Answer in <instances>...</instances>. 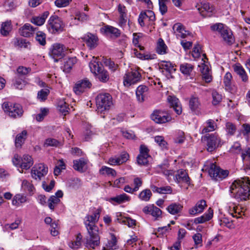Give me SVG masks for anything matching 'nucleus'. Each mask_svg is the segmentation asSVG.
<instances>
[{"instance_id":"1","label":"nucleus","mask_w":250,"mask_h":250,"mask_svg":"<svg viewBox=\"0 0 250 250\" xmlns=\"http://www.w3.org/2000/svg\"><path fill=\"white\" fill-rule=\"evenodd\" d=\"M100 211L97 210L91 215H87L85 218L84 225L87 229L89 238L86 239L85 246L88 249H95L100 243L99 230L95 223L98 221Z\"/></svg>"},{"instance_id":"2","label":"nucleus","mask_w":250,"mask_h":250,"mask_svg":"<svg viewBox=\"0 0 250 250\" xmlns=\"http://www.w3.org/2000/svg\"><path fill=\"white\" fill-rule=\"evenodd\" d=\"M230 191L238 201L246 200L250 196V180L247 177L237 179L230 186Z\"/></svg>"},{"instance_id":"3","label":"nucleus","mask_w":250,"mask_h":250,"mask_svg":"<svg viewBox=\"0 0 250 250\" xmlns=\"http://www.w3.org/2000/svg\"><path fill=\"white\" fill-rule=\"evenodd\" d=\"M210 28L212 31H218L223 41L227 44L230 45L234 42L235 40L232 31L223 24L221 23L214 24L210 26Z\"/></svg>"},{"instance_id":"4","label":"nucleus","mask_w":250,"mask_h":250,"mask_svg":"<svg viewBox=\"0 0 250 250\" xmlns=\"http://www.w3.org/2000/svg\"><path fill=\"white\" fill-rule=\"evenodd\" d=\"M89 66L91 72L95 75L100 82L106 83L109 80L108 72L104 68L101 63L94 61L89 63Z\"/></svg>"},{"instance_id":"5","label":"nucleus","mask_w":250,"mask_h":250,"mask_svg":"<svg viewBox=\"0 0 250 250\" xmlns=\"http://www.w3.org/2000/svg\"><path fill=\"white\" fill-rule=\"evenodd\" d=\"M96 104L99 112L108 110L113 105L112 97L108 93H101L96 98Z\"/></svg>"},{"instance_id":"6","label":"nucleus","mask_w":250,"mask_h":250,"mask_svg":"<svg viewBox=\"0 0 250 250\" xmlns=\"http://www.w3.org/2000/svg\"><path fill=\"white\" fill-rule=\"evenodd\" d=\"M64 24L62 20L58 16L52 15L48 21L47 28L52 34L59 33L63 30Z\"/></svg>"},{"instance_id":"7","label":"nucleus","mask_w":250,"mask_h":250,"mask_svg":"<svg viewBox=\"0 0 250 250\" xmlns=\"http://www.w3.org/2000/svg\"><path fill=\"white\" fill-rule=\"evenodd\" d=\"M2 108L5 112L13 118L21 117L23 112L22 106L19 104L5 102L2 104Z\"/></svg>"},{"instance_id":"8","label":"nucleus","mask_w":250,"mask_h":250,"mask_svg":"<svg viewBox=\"0 0 250 250\" xmlns=\"http://www.w3.org/2000/svg\"><path fill=\"white\" fill-rule=\"evenodd\" d=\"M68 50L63 44L56 43L50 47L49 54L55 62H58L65 55Z\"/></svg>"},{"instance_id":"9","label":"nucleus","mask_w":250,"mask_h":250,"mask_svg":"<svg viewBox=\"0 0 250 250\" xmlns=\"http://www.w3.org/2000/svg\"><path fill=\"white\" fill-rule=\"evenodd\" d=\"M204 138L207 141V149L208 152L213 151L222 145L221 139L216 133L207 134Z\"/></svg>"},{"instance_id":"10","label":"nucleus","mask_w":250,"mask_h":250,"mask_svg":"<svg viewBox=\"0 0 250 250\" xmlns=\"http://www.w3.org/2000/svg\"><path fill=\"white\" fill-rule=\"evenodd\" d=\"M210 176L216 181H220L226 178L229 175L227 170H223L214 164H211L208 169Z\"/></svg>"},{"instance_id":"11","label":"nucleus","mask_w":250,"mask_h":250,"mask_svg":"<svg viewBox=\"0 0 250 250\" xmlns=\"http://www.w3.org/2000/svg\"><path fill=\"white\" fill-rule=\"evenodd\" d=\"M48 172V167L43 164L35 165L32 169L31 175L33 178L40 181L42 177L46 175Z\"/></svg>"},{"instance_id":"12","label":"nucleus","mask_w":250,"mask_h":250,"mask_svg":"<svg viewBox=\"0 0 250 250\" xmlns=\"http://www.w3.org/2000/svg\"><path fill=\"white\" fill-rule=\"evenodd\" d=\"M149 149L145 145H141L140 147V154L137 158L138 164L139 165L147 166L149 159L151 156L149 155Z\"/></svg>"},{"instance_id":"13","label":"nucleus","mask_w":250,"mask_h":250,"mask_svg":"<svg viewBox=\"0 0 250 250\" xmlns=\"http://www.w3.org/2000/svg\"><path fill=\"white\" fill-rule=\"evenodd\" d=\"M141 74L137 70H133L126 73L124 77V84H134L140 81Z\"/></svg>"},{"instance_id":"14","label":"nucleus","mask_w":250,"mask_h":250,"mask_svg":"<svg viewBox=\"0 0 250 250\" xmlns=\"http://www.w3.org/2000/svg\"><path fill=\"white\" fill-rule=\"evenodd\" d=\"M151 119L158 124H163L171 119L170 116L167 113L160 110H155L151 115Z\"/></svg>"},{"instance_id":"15","label":"nucleus","mask_w":250,"mask_h":250,"mask_svg":"<svg viewBox=\"0 0 250 250\" xmlns=\"http://www.w3.org/2000/svg\"><path fill=\"white\" fill-rule=\"evenodd\" d=\"M91 86V83L87 79H84L79 81L75 84L73 91L77 95H80L83 93L87 88H90Z\"/></svg>"},{"instance_id":"16","label":"nucleus","mask_w":250,"mask_h":250,"mask_svg":"<svg viewBox=\"0 0 250 250\" xmlns=\"http://www.w3.org/2000/svg\"><path fill=\"white\" fill-rule=\"evenodd\" d=\"M143 211L146 214L152 215L155 219H158L162 217V210L153 204H150L145 207L143 209Z\"/></svg>"},{"instance_id":"17","label":"nucleus","mask_w":250,"mask_h":250,"mask_svg":"<svg viewBox=\"0 0 250 250\" xmlns=\"http://www.w3.org/2000/svg\"><path fill=\"white\" fill-rule=\"evenodd\" d=\"M63 196V192L62 190H58L54 195H52L48 199L47 201V205L49 208L53 210L61 202L60 198Z\"/></svg>"},{"instance_id":"18","label":"nucleus","mask_w":250,"mask_h":250,"mask_svg":"<svg viewBox=\"0 0 250 250\" xmlns=\"http://www.w3.org/2000/svg\"><path fill=\"white\" fill-rule=\"evenodd\" d=\"M83 40L90 49H94L98 45V38L96 35L87 33L84 36Z\"/></svg>"},{"instance_id":"19","label":"nucleus","mask_w":250,"mask_h":250,"mask_svg":"<svg viewBox=\"0 0 250 250\" xmlns=\"http://www.w3.org/2000/svg\"><path fill=\"white\" fill-rule=\"evenodd\" d=\"M174 179L178 183H186L188 186L190 185V178L186 170L181 169L178 170Z\"/></svg>"},{"instance_id":"20","label":"nucleus","mask_w":250,"mask_h":250,"mask_svg":"<svg viewBox=\"0 0 250 250\" xmlns=\"http://www.w3.org/2000/svg\"><path fill=\"white\" fill-rule=\"evenodd\" d=\"M148 87L145 85H140L136 89V96L139 103H143L147 97Z\"/></svg>"},{"instance_id":"21","label":"nucleus","mask_w":250,"mask_h":250,"mask_svg":"<svg viewBox=\"0 0 250 250\" xmlns=\"http://www.w3.org/2000/svg\"><path fill=\"white\" fill-rule=\"evenodd\" d=\"M173 29L177 38H185L189 35L188 31L185 30L184 26L180 23L175 24L173 26Z\"/></svg>"},{"instance_id":"22","label":"nucleus","mask_w":250,"mask_h":250,"mask_svg":"<svg viewBox=\"0 0 250 250\" xmlns=\"http://www.w3.org/2000/svg\"><path fill=\"white\" fill-rule=\"evenodd\" d=\"M167 100L170 105L173 107L175 112L180 115L182 113V107L180 101L175 96L169 95Z\"/></svg>"},{"instance_id":"23","label":"nucleus","mask_w":250,"mask_h":250,"mask_svg":"<svg viewBox=\"0 0 250 250\" xmlns=\"http://www.w3.org/2000/svg\"><path fill=\"white\" fill-rule=\"evenodd\" d=\"M129 155L124 152L119 157H111L109 159L108 163L112 166L120 165L125 162L128 159Z\"/></svg>"},{"instance_id":"24","label":"nucleus","mask_w":250,"mask_h":250,"mask_svg":"<svg viewBox=\"0 0 250 250\" xmlns=\"http://www.w3.org/2000/svg\"><path fill=\"white\" fill-rule=\"evenodd\" d=\"M160 68L164 69L168 73L167 74V77L168 78H172L173 77L171 75V73L174 72L176 71L175 65L170 62L167 61H162L160 64Z\"/></svg>"},{"instance_id":"25","label":"nucleus","mask_w":250,"mask_h":250,"mask_svg":"<svg viewBox=\"0 0 250 250\" xmlns=\"http://www.w3.org/2000/svg\"><path fill=\"white\" fill-rule=\"evenodd\" d=\"M207 206L206 202L204 200L198 201L195 206L189 209V213L192 215H195L203 211Z\"/></svg>"},{"instance_id":"26","label":"nucleus","mask_w":250,"mask_h":250,"mask_svg":"<svg viewBox=\"0 0 250 250\" xmlns=\"http://www.w3.org/2000/svg\"><path fill=\"white\" fill-rule=\"evenodd\" d=\"M233 70L234 72L240 77L241 80L244 83L248 82V76L244 68L239 64H236L233 65Z\"/></svg>"},{"instance_id":"27","label":"nucleus","mask_w":250,"mask_h":250,"mask_svg":"<svg viewBox=\"0 0 250 250\" xmlns=\"http://www.w3.org/2000/svg\"><path fill=\"white\" fill-rule=\"evenodd\" d=\"M101 31L106 34H110L111 36L115 38L119 37L121 35V31L119 29L113 26L106 25L101 28Z\"/></svg>"},{"instance_id":"28","label":"nucleus","mask_w":250,"mask_h":250,"mask_svg":"<svg viewBox=\"0 0 250 250\" xmlns=\"http://www.w3.org/2000/svg\"><path fill=\"white\" fill-rule=\"evenodd\" d=\"M35 29L30 24L25 23L19 29V33L22 36L29 37L34 34Z\"/></svg>"},{"instance_id":"29","label":"nucleus","mask_w":250,"mask_h":250,"mask_svg":"<svg viewBox=\"0 0 250 250\" xmlns=\"http://www.w3.org/2000/svg\"><path fill=\"white\" fill-rule=\"evenodd\" d=\"M213 210L209 208L207 212L202 216L196 218L194 219V223L196 224L204 223L210 220L213 217Z\"/></svg>"},{"instance_id":"30","label":"nucleus","mask_w":250,"mask_h":250,"mask_svg":"<svg viewBox=\"0 0 250 250\" xmlns=\"http://www.w3.org/2000/svg\"><path fill=\"white\" fill-rule=\"evenodd\" d=\"M76 57L69 58L64 60L63 65L62 66L63 71L65 73L70 72L74 65L77 62Z\"/></svg>"},{"instance_id":"31","label":"nucleus","mask_w":250,"mask_h":250,"mask_svg":"<svg viewBox=\"0 0 250 250\" xmlns=\"http://www.w3.org/2000/svg\"><path fill=\"white\" fill-rule=\"evenodd\" d=\"M130 200L129 196L127 195L125 193L117 195L115 197L110 198L108 201L111 203L114 204H121L126 201H129Z\"/></svg>"},{"instance_id":"32","label":"nucleus","mask_w":250,"mask_h":250,"mask_svg":"<svg viewBox=\"0 0 250 250\" xmlns=\"http://www.w3.org/2000/svg\"><path fill=\"white\" fill-rule=\"evenodd\" d=\"M205 62V61H204ZM201 71L203 75V78L207 83H209L212 80V76L211 75V71L208 66L203 63L201 66Z\"/></svg>"},{"instance_id":"33","label":"nucleus","mask_w":250,"mask_h":250,"mask_svg":"<svg viewBox=\"0 0 250 250\" xmlns=\"http://www.w3.org/2000/svg\"><path fill=\"white\" fill-rule=\"evenodd\" d=\"M27 132L25 130H23L21 133L17 135L15 144L17 148H21L27 138Z\"/></svg>"},{"instance_id":"34","label":"nucleus","mask_w":250,"mask_h":250,"mask_svg":"<svg viewBox=\"0 0 250 250\" xmlns=\"http://www.w3.org/2000/svg\"><path fill=\"white\" fill-rule=\"evenodd\" d=\"M49 14L48 11H45L41 16L33 17L31 20V21L36 25L41 26L45 22V20L48 16Z\"/></svg>"},{"instance_id":"35","label":"nucleus","mask_w":250,"mask_h":250,"mask_svg":"<svg viewBox=\"0 0 250 250\" xmlns=\"http://www.w3.org/2000/svg\"><path fill=\"white\" fill-rule=\"evenodd\" d=\"M33 165V160L31 156L29 155H24L21 158V167L23 169H27Z\"/></svg>"},{"instance_id":"36","label":"nucleus","mask_w":250,"mask_h":250,"mask_svg":"<svg viewBox=\"0 0 250 250\" xmlns=\"http://www.w3.org/2000/svg\"><path fill=\"white\" fill-rule=\"evenodd\" d=\"M189 108L192 112L197 113L199 111L200 106V103L197 97H192L189 101Z\"/></svg>"},{"instance_id":"37","label":"nucleus","mask_w":250,"mask_h":250,"mask_svg":"<svg viewBox=\"0 0 250 250\" xmlns=\"http://www.w3.org/2000/svg\"><path fill=\"white\" fill-rule=\"evenodd\" d=\"M12 26L10 21L3 22L1 24L0 32L4 36H7L11 31Z\"/></svg>"},{"instance_id":"38","label":"nucleus","mask_w":250,"mask_h":250,"mask_svg":"<svg viewBox=\"0 0 250 250\" xmlns=\"http://www.w3.org/2000/svg\"><path fill=\"white\" fill-rule=\"evenodd\" d=\"M183 208V206L179 203H172L167 208L169 213L174 215L180 212Z\"/></svg>"},{"instance_id":"39","label":"nucleus","mask_w":250,"mask_h":250,"mask_svg":"<svg viewBox=\"0 0 250 250\" xmlns=\"http://www.w3.org/2000/svg\"><path fill=\"white\" fill-rule=\"evenodd\" d=\"M207 125L202 130V134H205L209 132L213 131L216 129L217 125L214 121L211 119L208 120L206 122Z\"/></svg>"},{"instance_id":"40","label":"nucleus","mask_w":250,"mask_h":250,"mask_svg":"<svg viewBox=\"0 0 250 250\" xmlns=\"http://www.w3.org/2000/svg\"><path fill=\"white\" fill-rule=\"evenodd\" d=\"M27 201V199L26 196L21 194H17L12 200V204L16 206H20L22 204L26 202Z\"/></svg>"},{"instance_id":"41","label":"nucleus","mask_w":250,"mask_h":250,"mask_svg":"<svg viewBox=\"0 0 250 250\" xmlns=\"http://www.w3.org/2000/svg\"><path fill=\"white\" fill-rule=\"evenodd\" d=\"M194 66L193 65L188 63H184L180 65V69L183 74L188 76L192 72Z\"/></svg>"},{"instance_id":"42","label":"nucleus","mask_w":250,"mask_h":250,"mask_svg":"<svg viewBox=\"0 0 250 250\" xmlns=\"http://www.w3.org/2000/svg\"><path fill=\"white\" fill-rule=\"evenodd\" d=\"M58 109L64 115H66L70 110L68 104L64 100H60L58 102Z\"/></svg>"},{"instance_id":"43","label":"nucleus","mask_w":250,"mask_h":250,"mask_svg":"<svg viewBox=\"0 0 250 250\" xmlns=\"http://www.w3.org/2000/svg\"><path fill=\"white\" fill-rule=\"evenodd\" d=\"M167 46L163 40L159 39L157 42L156 51L159 54H165L167 53Z\"/></svg>"},{"instance_id":"44","label":"nucleus","mask_w":250,"mask_h":250,"mask_svg":"<svg viewBox=\"0 0 250 250\" xmlns=\"http://www.w3.org/2000/svg\"><path fill=\"white\" fill-rule=\"evenodd\" d=\"M13 84L16 88L22 89L25 85V82L23 78L16 76Z\"/></svg>"},{"instance_id":"45","label":"nucleus","mask_w":250,"mask_h":250,"mask_svg":"<svg viewBox=\"0 0 250 250\" xmlns=\"http://www.w3.org/2000/svg\"><path fill=\"white\" fill-rule=\"evenodd\" d=\"M152 196V193L150 189H145L142 190L139 195V198L142 201H148Z\"/></svg>"},{"instance_id":"46","label":"nucleus","mask_w":250,"mask_h":250,"mask_svg":"<svg viewBox=\"0 0 250 250\" xmlns=\"http://www.w3.org/2000/svg\"><path fill=\"white\" fill-rule=\"evenodd\" d=\"M73 163L74 168L78 171H81L83 170L86 162L83 158H81L78 160H74Z\"/></svg>"},{"instance_id":"47","label":"nucleus","mask_w":250,"mask_h":250,"mask_svg":"<svg viewBox=\"0 0 250 250\" xmlns=\"http://www.w3.org/2000/svg\"><path fill=\"white\" fill-rule=\"evenodd\" d=\"M31 69L30 68H27L23 66H20L17 70L16 76L20 77L22 78H24V76L27 75L30 71Z\"/></svg>"},{"instance_id":"48","label":"nucleus","mask_w":250,"mask_h":250,"mask_svg":"<svg viewBox=\"0 0 250 250\" xmlns=\"http://www.w3.org/2000/svg\"><path fill=\"white\" fill-rule=\"evenodd\" d=\"M226 131L227 134L229 136L234 135L236 131V127L234 124L230 122H227L226 124Z\"/></svg>"},{"instance_id":"49","label":"nucleus","mask_w":250,"mask_h":250,"mask_svg":"<svg viewBox=\"0 0 250 250\" xmlns=\"http://www.w3.org/2000/svg\"><path fill=\"white\" fill-rule=\"evenodd\" d=\"M100 172L102 174H106L107 175H110L115 177L116 175V171L111 168L103 166L100 170Z\"/></svg>"},{"instance_id":"50","label":"nucleus","mask_w":250,"mask_h":250,"mask_svg":"<svg viewBox=\"0 0 250 250\" xmlns=\"http://www.w3.org/2000/svg\"><path fill=\"white\" fill-rule=\"evenodd\" d=\"M111 240L108 242V243L106 245L107 248L109 250H115L117 249V240L115 235L113 234H111Z\"/></svg>"},{"instance_id":"51","label":"nucleus","mask_w":250,"mask_h":250,"mask_svg":"<svg viewBox=\"0 0 250 250\" xmlns=\"http://www.w3.org/2000/svg\"><path fill=\"white\" fill-rule=\"evenodd\" d=\"M60 142L57 140L53 138H48L46 139L44 142V146H59L60 145Z\"/></svg>"},{"instance_id":"52","label":"nucleus","mask_w":250,"mask_h":250,"mask_svg":"<svg viewBox=\"0 0 250 250\" xmlns=\"http://www.w3.org/2000/svg\"><path fill=\"white\" fill-rule=\"evenodd\" d=\"M49 94V90L47 89H43L39 91L38 93V98L41 101H44Z\"/></svg>"},{"instance_id":"53","label":"nucleus","mask_w":250,"mask_h":250,"mask_svg":"<svg viewBox=\"0 0 250 250\" xmlns=\"http://www.w3.org/2000/svg\"><path fill=\"white\" fill-rule=\"evenodd\" d=\"M15 44L20 47L28 48L30 43L26 42L25 39L17 38L15 41Z\"/></svg>"},{"instance_id":"54","label":"nucleus","mask_w":250,"mask_h":250,"mask_svg":"<svg viewBox=\"0 0 250 250\" xmlns=\"http://www.w3.org/2000/svg\"><path fill=\"white\" fill-rule=\"evenodd\" d=\"M241 157L243 161L250 162V147L242 150Z\"/></svg>"},{"instance_id":"55","label":"nucleus","mask_w":250,"mask_h":250,"mask_svg":"<svg viewBox=\"0 0 250 250\" xmlns=\"http://www.w3.org/2000/svg\"><path fill=\"white\" fill-rule=\"evenodd\" d=\"M212 104L214 105L218 104L222 101V96L216 91H213L212 93Z\"/></svg>"},{"instance_id":"56","label":"nucleus","mask_w":250,"mask_h":250,"mask_svg":"<svg viewBox=\"0 0 250 250\" xmlns=\"http://www.w3.org/2000/svg\"><path fill=\"white\" fill-rule=\"evenodd\" d=\"M49 112L48 108H43L41 109V113L37 114L36 117V120L38 122L42 121L46 116Z\"/></svg>"},{"instance_id":"57","label":"nucleus","mask_w":250,"mask_h":250,"mask_svg":"<svg viewBox=\"0 0 250 250\" xmlns=\"http://www.w3.org/2000/svg\"><path fill=\"white\" fill-rule=\"evenodd\" d=\"M36 40L42 45L46 43L45 34L42 32H38L36 35Z\"/></svg>"},{"instance_id":"58","label":"nucleus","mask_w":250,"mask_h":250,"mask_svg":"<svg viewBox=\"0 0 250 250\" xmlns=\"http://www.w3.org/2000/svg\"><path fill=\"white\" fill-rule=\"evenodd\" d=\"M220 225L222 227H226L229 229L233 228L232 221H229L227 218H223L220 220Z\"/></svg>"},{"instance_id":"59","label":"nucleus","mask_w":250,"mask_h":250,"mask_svg":"<svg viewBox=\"0 0 250 250\" xmlns=\"http://www.w3.org/2000/svg\"><path fill=\"white\" fill-rule=\"evenodd\" d=\"M161 168V172L166 176H172L174 175V171L173 170H168L167 169V168L168 167V166L167 165H164V166L161 165L159 166Z\"/></svg>"},{"instance_id":"60","label":"nucleus","mask_w":250,"mask_h":250,"mask_svg":"<svg viewBox=\"0 0 250 250\" xmlns=\"http://www.w3.org/2000/svg\"><path fill=\"white\" fill-rule=\"evenodd\" d=\"M155 141L162 148H164L167 147V143L164 140V137L160 136H157L155 137Z\"/></svg>"},{"instance_id":"61","label":"nucleus","mask_w":250,"mask_h":250,"mask_svg":"<svg viewBox=\"0 0 250 250\" xmlns=\"http://www.w3.org/2000/svg\"><path fill=\"white\" fill-rule=\"evenodd\" d=\"M104 63L112 71H115L118 67V64H115L114 62L110 60H106L104 62Z\"/></svg>"},{"instance_id":"62","label":"nucleus","mask_w":250,"mask_h":250,"mask_svg":"<svg viewBox=\"0 0 250 250\" xmlns=\"http://www.w3.org/2000/svg\"><path fill=\"white\" fill-rule=\"evenodd\" d=\"M232 75L229 72H227L224 78V83L226 87H229L231 85Z\"/></svg>"},{"instance_id":"63","label":"nucleus","mask_w":250,"mask_h":250,"mask_svg":"<svg viewBox=\"0 0 250 250\" xmlns=\"http://www.w3.org/2000/svg\"><path fill=\"white\" fill-rule=\"evenodd\" d=\"M71 0H56L55 4L58 7H66L69 4Z\"/></svg>"},{"instance_id":"64","label":"nucleus","mask_w":250,"mask_h":250,"mask_svg":"<svg viewBox=\"0 0 250 250\" xmlns=\"http://www.w3.org/2000/svg\"><path fill=\"white\" fill-rule=\"evenodd\" d=\"M242 134L244 136L249 137L250 135V124H244L242 125Z\"/></svg>"}]
</instances>
